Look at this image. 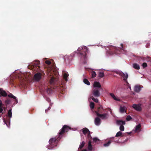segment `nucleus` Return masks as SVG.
<instances>
[{"mask_svg":"<svg viewBox=\"0 0 151 151\" xmlns=\"http://www.w3.org/2000/svg\"><path fill=\"white\" fill-rule=\"evenodd\" d=\"M93 87H94L100 88L101 87V85L100 83L99 82L95 81L94 82L93 84Z\"/></svg>","mask_w":151,"mask_h":151,"instance_id":"f8f14e48","label":"nucleus"},{"mask_svg":"<svg viewBox=\"0 0 151 151\" xmlns=\"http://www.w3.org/2000/svg\"><path fill=\"white\" fill-rule=\"evenodd\" d=\"M84 50L83 52H80V55L81 56V59L85 60L87 58L86 52H87V50L86 48L84 49Z\"/></svg>","mask_w":151,"mask_h":151,"instance_id":"20e7f679","label":"nucleus"},{"mask_svg":"<svg viewBox=\"0 0 151 151\" xmlns=\"http://www.w3.org/2000/svg\"><path fill=\"white\" fill-rule=\"evenodd\" d=\"M126 108L125 106H121L120 108V111L122 113H123L124 112Z\"/></svg>","mask_w":151,"mask_h":151,"instance_id":"f3484780","label":"nucleus"},{"mask_svg":"<svg viewBox=\"0 0 151 151\" xmlns=\"http://www.w3.org/2000/svg\"><path fill=\"white\" fill-rule=\"evenodd\" d=\"M83 81L84 83L85 84H86L88 85H89L90 84V83L88 81V80L86 78H85V79H84Z\"/></svg>","mask_w":151,"mask_h":151,"instance_id":"5701e85b","label":"nucleus"},{"mask_svg":"<svg viewBox=\"0 0 151 151\" xmlns=\"http://www.w3.org/2000/svg\"><path fill=\"white\" fill-rule=\"evenodd\" d=\"M104 76V73L103 72H100L99 73V77L100 78L103 77Z\"/></svg>","mask_w":151,"mask_h":151,"instance_id":"b1692460","label":"nucleus"},{"mask_svg":"<svg viewBox=\"0 0 151 151\" xmlns=\"http://www.w3.org/2000/svg\"><path fill=\"white\" fill-rule=\"evenodd\" d=\"M91 99L93 101L96 103H97L98 102V100L97 99L95 98L93 96H92L90 97Z\"/></svg>","mask_w":151,"mask_h":151,"instance_id":"a878e982","label":"nucleus"},{"mask_svg":"<svg viewBox=\"0 0 151 151\" xmlns=\"http://www.w3.org/2000/svg\"><path fill=\"white\" fill-rule=\"evenodd\" d=\"M121 47H120V48H121V49L123 50V44H121Z\"/></svg>","mask_w":151,"mask_h":151,"instance_id":"ea45409f","label":"nucleus"},{"mask_svg":"<svg viewBox=\"0 0 151 151\" xmlns=\"http://www.w3.org/2000/svg\"><path fill=\"white\" fill-rule=\"evenodd\" d=\"M132 119V118L129 115L127 116L126 118V119L127 121H129Z\"/></svg>","mask_w":151,"mask_h":151,"instance_id":"f704fd0d","label":"nucleus"},{"mask_svg":"<svg viewBox=\"0 0 151 151\" xmlns=\"http://www.w3.org/2000/svg\"><path fill=\"white\" fill-rule=\"evenodd\" d=\"M85 144V142L84 141H83L81 143L80 145L79 146V149H82L83 146H84Z\"/></svg>","mask_w":151,"mask_h":151,"instance_id":"bb28decb","label":"nucleus"},{"mask_svg":"<svg viewBox=\"0 0 151 151\" xmlns=\"http://www.w3.org/2000/svg\"><path fill=\"white\" fill-rule=\"evenodd\" d=\"M12 98H13V99H15L17 101V100L16 99V97L15 96H14L13 95L12 97Z\"/></svg>","mask_w":151,"mask_h":151,"instance_id":"58836bf2","label":"nucleus"},{"mask_svg":"<svg viewBox=\"0 0 151 151\" xmlns=\"http://www.w3.org/2000/svg\"><path fill=\"white\" fill-rule=\"evenodd\" d=\"M95 112L97 116L100 117L102 119H107L108 114L107 113L103 114L99 113L97 111H95Z\"/></svg>","mask_w":151,"mask_h":151,"instance_id":"7ed1b4c3","label":"nucleus"},{"mask_svg":"<svg viewBox=\"0 0 151 151\" xmlns=\"http://www.w3.org/2000/svg\"><path fill=\"white\" fill-rule=\"evenodd\" d=\"M91 73L92 78H94L96 77V74L95 71H92Z\"/></svg>","mask_w":151,"mask_h":151,"instance_id":"c85d7f7f","label":"nucleus"},{"mask_svg":"<svg viewBox=\"0 0 151 151\" xmlns=\"http://www.w3.org/2000/svg\"><path fill=\"white\" fill-rule=\"evenodd\" d=\"M132 107L135 110L137 111H141L142 110L140 104H134L133 105Z\"/></svg>","mask_w":151,"mask_h":151,"instance_id":"423d86ee","label":"nucleus"},{"mask_svg":"<svg viewBox=\"0 0 151 151\" xmlns=\"http://www.w3.org/2000/svg\"><path fill=\"white\" fill-rule=\"evenodd\" d=\"M94 142H96L97 141H100V140L98 139L97 137H95L93 139Z\"/></svg>","mask_w":151,"mask_h":151,"instance_id":"473e14b6","label":"nucleus"},{"mask_svg":"<svg viewBox=\"0 0 151 151\" xmlns=\"http://www.w3.org/2000/svg\"><path fill=\"white\" fill-rule=\"evenodd\" d=\"M114 137H113V138H113V139H114Z\"/></svg>","mask_w":151,"mask_h":151,"instance_id":"8fccbe9b","label":"nucleus"},{"mask_svg":"<svg viewBox=\"0 0 151 151\" xmlns=\"http://www.w3.org/2000/svg\"><path fill=\"white\" fill-rule=\"evenodd\" d=\"M109 109L111 113L112 112V111L111 110V109L110 108Z\"/></svg>","mask_w":151,"mask_h":151,"instance_id":"a18cd8bd","label":"nucleus"},{"mask_svg":"<svg viewBox=\"0 0 151 151\" xmlns=\"http://www.w3.org/2000/svg\"><path fill=\"white\" fill-rule=\"evenodd\" d=\"M131 134V132L130 133H128V134Z\"/></svg>","mask_w":151,"mask_h":151,"instance_id":"de8ad7c7","label":"nucleus"},{"mask_svg":"<svg viewBox=\"0 0 151 151\" xmlns=\"http://www.w3.org/2000/svg\"><path fill=\"white\" fill-rule=\"evenodd\" d=\"M117 124L119 125H123L125 124V121L122 120H117L116 122Z\"/></svg>","mask_w":151,"mask_h":151,"instance_id":"2eb2a0df","label":"nucleus"},{"mask_svg":"<svg viewBox=\"0 0 151 151\" xmlns=\"http://www.w3.org/2000/svg\"><path fill=\"white\" fill-rule=\"evenodd\" d=\"M94 122L96 125L99 126L100 124L101 120L99 117H97L95 119Z\"/></svg>","mask_w":151,"mask_h":151,"instance_id":"9b49d317","label":"nucleus"},{"mask_svg":"<svg viewBox=\"0 0 151 151\" xmlns=\"http://www.w3.org/2000/svg\"><path fill=\"white\" fill-rule=\"evenodd\" d=\"M91 143V141H89L88 146V148L89 151H91L92 150L93 147Z\"/></svg>","mask_w":151,"mask_h":151,"instance_id":"ddd939ff","label":"nucleus"},{"mask_svg":"<svg viewBox=\"0 0 151 151\" xmlns=\"http://www.w3.org/2000/svg\"><path fill=\"white\" fill-rule=\"evenodd\" d=\"M5 122V123L6 124V125L8 126L7 124Z\"/></svg>","mask_w":151,"mask_h":151,"instance_id":"09e8293b","label":"nucleus"},{"mask_svg":"<svg viewBox=\"0 0 151 151\" xmlns=\"http://www.w3.org/2000/svg\"><path fill=\"white\" fill-rule=\"evenodd\" d=\"M141 127V125L140 124H138L136 126L135 128V130L136 132H139L141 130L140 129V127Z\"/></svg>","mask_w":151,"mask_h":151,"instance_id":"a211bd4d","label":"nucleus"},{"mask_svg":"<svg viewBox=\"0 0 151 151\" xmlns=\"http://www.w3.org/2000/svg\"><path fill=\"white\" fill-rule=\"evenodd\" d=\"M111 96L116 101H119L120 100L118 99L113 93H110Z\"/></svg>","mask_w":151,"mask_h":151,"instance_id":"412c9836","label":"nucleus"},{"mask_svg":"<svg viewBox=\"0 0 151 151\" xmlns=\"http://www.w3.org/2000/svg\"><path fill=\"white\" fill-rule=\"evenodd\" d=\"M49 109H50V107H49V108H48V109L47 110V109H46V110H45V112H46V111H47V110H49Z\"/></svg>","mask_w":151,"mask_h":151,"instance_id":"49530a36","label":"nucleus"},{"mask_svg":"<svg viewBox=\"0 0 151 151\" xmlns=\"http://www.w3.org/2000/svg\"><path fill=\"white\" fill-rule=\"evenodd\" d=\"M99 91L100 90L99 88H96L93 89L92 92L93 95L95 97H99L100 95Z\"/></svg>","mask_w":151,"mask_h":151,"instance_id":"39448f33","label":"nucleus"},{"mask_svg":"<svg viewBox=\"0 0 151 151\" xmlns=\"http://www.w3.org/2000/svg\"><path fill=\"white\" fill-rule=\"evenodd\" d=\"M87 137L89 141H91V139L92 137L91 135L90 132L87 134Z\"/></svg>","mask_w":151,"mask_h":151,"instance_id":"7c9ffc66","label":"nucleus"},{"mask_svg":"<svg viewBox=\"0 0 151 151\" xmlns=\"http://www.w3.org/2000/svg\"><path fill=\"white\" fill-rule=\"evenodd\" d=\"M81 50V48L80 47H79V48H78V51H80V50Z\"/></svg>","mask_w":151,"mask_h":151,"instance_id":"37998d69","label":"nucleus"},{"mask_svg":"<svg viewBox=\"0 0 151 151\" xmlns=\"http://www.w3.org/2000/svg\"><path fill=\"white\" fill-rule=\"evenodd\" d=\"M90 106L91 109H93L95 106L94 103L93 102H91L90 103Z\"/></svg>","mask_w":151,"mask_h":151,"instance_id":"cd10ccee","label":"nucleus"},{"mask_svg":"<svg viewBox=\"0 0 151 151\" xmlns=\"http://www.w3.org/2000/svg\"><path fill=\"white\" fill-rule=\"evenodd\" d=\"M82 132L84 134H86V133H88L90 132L89 130L86 128H85L82 129Z\"/></svg>","mask_w":151,"mask_h":151,"instance_id":"dca6fc26","label":"nucleus"},{"mask_svg":"<svg viewBox=\"0 0 151 151\" xmlns=\"http://www.w3.org/2000/svg\"><path fill=\"white\" fill-rule=\"evenodd\" d=\"M78 151H79L78 150ZM81 151H87V150L86 149H84V150H82Z\"/></svg>","mask_w":151,"mask_h":151,"instance_id":"c03bdc74","label":"nucleus"},{"mask_svg":"<svg viewBox=\"0 0 151 151\" xmlns=\"http://www.w3.org/2000/svg\"><path fill=\"white\" fill-rule=\"evenodd\" d=\"M68 74L67 73H64L63 74V77L65 80V81H67V78L68 77Z\"/></svg>","mask_w":151,"mask_h":151,"instance_id":"4be33fe9","label":"nucleus"},{"mask_svg":"<svg viewBox=\"0 0 151 151\" xmlns=\"http://www.w3.org/2000/svg\"><path fill=\"white\" fill-rule=\"evenodd\" d=\"M141 90L140 87L138 86H136L134 88V91L137 92H139Z\"/></svg>","mask_w":151,"mask_h":151,"instance_id":"4468645a","label":"nucleus"},{"mask_svg":"<svg viewBox=\"0 0 151 151\" xmlns=\"http://www.w3.org/2000/svg\"><path fill=\"white\" fill-rule=\"evenodd\" d=\"M123 135H122V132L121 131H119L117 133L115 137H122Z\"/></svg>","mask_w":151,"mask_h":151,"instance_id":"aec40b11","label":"nucleus"},{"mask_svg":"<svg viewBox=\"0 0 151 151\" xmlns=\"http://www.w3.org/2000/svg\"><path fill=\"white\" fill-rule=\"evenodd\" d=\"M111 142V140H109L107 143H104V147H108L109 146Z\"/></svg>","mask_w":151,"mask_h":151,"instance_id":"393cba45","label":"nucleus"},{"mask_svg":"<svg viewBox=\"0 0 151 151\" xmlns=\"http://www.w3.org/2000/svg\"><path fill=\"white\" fill-rule=\"evenodd\" d=\"M119 129L120 131H123L124 130V126L123 125H121L120 126Z\"/></svg>","mask_w":151,"mask_h":151,"instance_id":"2f4dec72","label":"nucleus"},{"mask_svg":"<svg viewBox=\"0 0 151 151\" xmlns=\"http://www.w3.org/2000/svg\"><path fill=\"white\" fill-rule=\"evenodd\" d=\"M12 98H13V99H15L17 101V100L16 99V97L15 96H14L13 95L12 97Z\"/></svg>","mask_w":151,"mask_h":151,"instance_id":"4c0bfd02","label":"nucleus"},{"mask_svg":"<svg viewBox=\"0 0 151 151\" xmlns=\"http://www.w3.org/2000/svg\"><path fill=\"white\" fill-rule=\"evenodd\" d=\"M112 48L113 49H115V48H114V47H112V48H109V50H110V51L111 52L112 51H113V49H112Z\"/></svg>","mask_w":151,"mask_h":151,"instance_id":"79ce46f5","label":"nucleus"},{"mask_svg":"<svg viewBox=\"0 0 151 151\" xmlns=\"http://www.w3.org/2000/svg\"><path fill=\"white\" fill-rule=\"evenodd\" d=\"M7 96L9 97L12 98L13 95L11 93H10L9 94L7 95V93L5 91L3 90L2 88H0V97L1 96L6 97Z\"/></svg>","mask_w":151,"mask_h":151,"instance_id":"f03ea898","label":"nucleus"},{"mask_svg":"<svg viewBox=\"0 0 151 151\" xmlns=\"http://www.w3.org/2000/svg\"><path fill=\"white\" fill-rule=\"evenodd\" d=\"M45 62L46 64L48 65H50L51 64V62L50 60H46Z\"/></svg>","mask_w":151,"mask_h":151,"instance_id":"c9c22d12","label":"nucleus"},{"mask_svg":"<svg viewBox=\"0 0 151 151\" xmlns=\"http://www.w3.org/2000/svg\"><path fill=\"white\" fill-rule=\"evenodd\" d=\"M133 67L137 70H139L140 69L139 65L136 63H134L133 64Z\"/></svg>","mask_w":151,"mask_h":151,"instance_id":"6ab92c4d","label":"nucleus"},{"mask_svg":"<svg viewBox=\"0 0 151 151\" xmlns=\"http://www.w3.org/2000/svg\"><path fill=\"white\" fill-rule=\"evenodd\" d=\"M3 105L1 101L0 100V108H2V106Z\"/></svg>","mask_w":151,"mask_h":151,"instance_id":"e433bc0d","label":"nucleus"},{"mask_svg":"<svg viewBox=\"0 0 151 151\" xmlns=\"http://www.w3.org/2000/svg\"><path fill=\"white\" fill-rule=\"evenodd\" d=\"M58 79L55 78L54 77H52L50 80V83L51 85H55L57 84Z\"/></svg>","mask_w":151,"mask_h":151,"instance_id":"6e6552de","label":"nucleus"},{"mask_svg":"<svg viewBox=\"0 0 151 151\" xmlns=\"http://www.w3.org/2000/svg\"><path fill=\"white\" fill-rule=\"evenodd\" d=\"M71 128L69 126L66 125H64L58 133V136H56L55 138H51L49 140V145L48 146V148L52 149L57 146L58 142L62 138L64 133L65 132H67Z\"/></svg>","mask_w":151,"mask_h":151,"instance_id":"f257e3e1","label":"nucleus"},{"mask_svg":"<svg viewBox=\"0 0 151 151\" xmlns=\"http://www.w3.org/2000/svg\"><path fill=\"white\" fill-rule=\"evenodd\" d=\"M8 116L10 118L12 117V110L10 109L8 111Z\"/></svg>","mask_w":151,"mask_h":151,"instance_id":"c756f323","label":"nucleus"},{"mask_svg":"<svg viewBox=\"0 0 151 151\" xmlns=\"http://www.w3.org/2000/svg\"><path fill=\"white\" fill-rule=\"evenodd\" d=\"M42 74L40 73H37L34 76V79L36 81H38L41 78Z\"/></svg>","mask_w":151,"mask_h":151,"instance_id":"0eeeda50","label":"nucleus"},{"mask_svg":"<svg viewBox=\"0 0 151 151\" xmlns=\"http://www.w3.org/2000/svg\"><path fill=\"white\" fill-rule=\"evenodd\" d=\"M62 92H63V91H61V93H62Z\"/></svg>","mask_w":151,"mask_h":151,"instance_id":"3c124183","label":"nucleus"},{"mask_svg":"<svg viewBox=\"0 0 151 151\" xmlns=\"http://www.w3.org/2000/svg\"><path fill=\"white\" fill-rule=\"evenodd\" d=\"M120 75L123 78L124 81H126L128 77V75L127 73H122L120 74Z\"/></svg>","mask_w":151,"mask_h":151,"instance_id":"1a4fd4ad","label":"nucleus"},{"mask_svg":"<svg viewBox=\"0 0 151 151\" xmlns=\"http://www.w3.org/2000/svg\"><path fill=\"white\" fill-rule=\"evenodd\" d=\"M142 66L144 68L147 67V64L146 63H142Z\"/></svg>","mask_w":151,"mask_h":151,"instance_id":"72a5a7b5","label":"nucleus"},{"mask_svg":"<svg viewBox=\"0 0 151 151\" xmlns=\"http://www.w3.org/2000/svg\"><path fill=\"white\" fill-rule=\"evenodd\" d=\"M3 111V109L2 108H0V114Z\"/></svg>","mask_w":151,"mask_h":151,"instance_id":"a19ab883","label":"nucleus"},{"mask_svg":"<svg viewBox=\"0 0 151 151\" xmlns=\"http://www.w3.org/2000/svg\"><path fill=\"white\" fill-rule=\"evenodd\" d=\"M105 111V109H103L102 106L100 105V106L98 108L97 111H97L99 113L101 114Z\"/></svg>","mask_w":151,"mask_h":151,"instance_id":"9d476101","label":"nucleus"}]
</instances>
